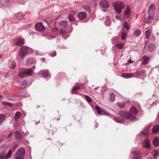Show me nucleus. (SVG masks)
Here are the masks:
<instances>
[{
  "mask_svg": "<svg viewBox=\"0 0 159 159\" xmlns=\"http://www.w3.org/2000/svg\"><path fill=\"white\" fill-rule=\"evenodd\" d=\"M113 6L115 11L118 14H120L122 12L121 9L125 7V5L123 2L118 1L114 3Z\"/></svg>",
  "mask_w": 159,
  "mask_h": 159,
  "instance_id": "f257e3e1",
  "label": "nucleus"
},
{
  "mask_svg": "<svg viewBox=\"0 0 159 159\" xmlns=\"http://www.w3.org/2000/svg\"><path fill=\"white\" fill-rule=\"evenodd\" d=\"M118 114L120 116L125 118L126 119H129L131 121H135L136 120V116H134L132 118H131V114L126 111H119Z\"/></svg>",
  "mask_w": 159,
  "mask_h": 159,
  "instance_id": "f03ea898",
  "label": "nucleus"
},
{
  "mask_svg": "<svg viewBox=\"0 0 159 159\" xmlns=\"http://www.w3.org/2000/svg\"><path fill=\"white\" fill-rule=\"evenodd\" d=\"M34 71L30 68L21 71L19 73L20 78H24L32 75Z\"/></svg>",
  "mask_w": 159,
  "mask_h": 159,
  "instance_id": "7ed1b4c3",
  "label": "nucleus"
},
{
  "mask_svg": "<svg viewBox=\"0 0 159 159\" xmlns=\"http://www.w3.org/2000/svg\"><path fill=\"white\" fill-rule=\"evenodd\" d=\"M25 149L22 147L19 148L17 151L15 155V159H25Z\"/></svg>",
  "mask_w": 159,
  "mask_h": 159,
  "instance_id": "20e7f679",
  "label": "nucleus"
},
{
  "mask_svg": "<svg viewBox=\"0 0 159 159\" xmlns=\"http://www.w3.org/2000/svg\"><path fill=\"white\" fill-rule=\"evenodd\" d=\"M30 49V48L26 46H21L20 48L19 54L21 59H23L28 53Z\"/></svg>",
  "mask_w": 159,
  "mask_h": 159,
  "instance_id": "39448f33",
  "label": "nucleus"
},
{
  "mask_svg": "<svg viewBox=\"0 0 159 159\" xmlns=\"http://www.w3.org/2000/svg\"><path fill=\"white\" fill-rule=\"evenodd\" d=\"M131 153L133 154L132 159H142V155L139 150H135L131 151Z\"/></svg>",
  "mask_w": 159,
  "mask_h": 159,
  "instance_id": "423d86ee",
  "label": "nucleus"
},
{
  "mask_svg": "<svg viewBox=\"0 0 159 159\" xmlns=\"http://www.w3.org/2000/svg\"><path fill=\"white\" fill-rule=\"evenodd\" d=\"M35 28L38 31L42 32L44 30L45 28L41 22H39L36 23L35 25Z\"/></svg>",
  "mask_w": 159,
  "mask_h": 159,
  "instance_id": "0eeeda50",
  "label": "nucleus"
},
{
  "mask_svg": "<svg viewBox=\"0 0 159 159\" xmlns=\"http://www.w3.org/2000/svg\"><path fill=\"white\" fill-rule=\"evenodd\" d=\"M100 6L103 8H108L110 7L109 3L106 0H101L99 3Z\"/></svg>",
  "mask_w": 159,
  "mask_h": 159,
  "instance_id": "6e6552de",
  "label": "nucleus"
},
{
  "mask_svg": "<svg viewBox=\"0 0 159 159\" xmlns=\"http://www.w3.org/2000/svg\"><path fill=\"white\" fill-rule=\"evenodd\" d=\"M15 42L14 43L15 45L20 46L24 44V39L22 38H18L16 39Z\"/></svg>",
  "mask_w": 159,
  "mask_h": 159,
  "instance_id": "1a4fd4ad",
  "label": "nucleus"
},
{
  "mask_svg": "<svg viewBox=\"0 0 159 159\" xmlns=\"http://www.w3.org/2000/svg\"><path fill=\"white\" fill-rule=\"evenodd\" d=\"M95 108L96 110H97V112L98 114L105 116H107L108 115V113L102 110H101L100 108L99 107L97 106H95Z\"/></svg>",
  "mask_w": 159,
  "mask_h": 159,
  "instance_id": "9d476101",
  "label": "nucleus"
},
{
  "mask_svg": "<svg viewBox=\"0 0 159 159\" xmlns=\"http://www.w3.org/2000/svg\"><path fill=\"white\" fill-rule=\"evenodd\" d=\"M131 13V10L129 6H127L125 10V13L124 14L127 18H128L130 16Z\"/></svg>",
  "mask_w": 159,
  "mask_h": 159,
  "instance_id": "9b49d317",
  "label": "nucleus"
},
{
  "mask_svg": "<svg viewBox=\"0 0 159 159\" xmlns=\"http://www.w3.org/2000/svg\"><path fill=\"white\" fill-rule=\"evenodd\" d=\"M130 113L132 116H131V118H132L133 116H135V115L137 114L138 113V110L136 108L134 107H132L130 110Z\"/></svg>",
  "mask_w": 159,
  "mask_h": 159,
  "instance_id": "f8f14e48",
  "label": "nucleus"
},
{
  "mask_svg": "<svg viewBox=\"0 0 159 159\" xmlns=\"http://www.w3.org/2000/svg\"><path fill=\"white\" fill-rule=\"evenodd\" d=\"M155 48L154 45L152 43H149L147 47V50L151 52L154 51Z\"/></svg>",
  "mask_w": 159,
  "mask_h": 159,
  "instance_id": "ddd939ff",
  "label": "nucleus"
},
{
  "mask_svg": "<svg viewBox=\"0 0 159 159\" xmlns=\"http://www.w3.org/2000/svg\"><path fill=\"white\" fill-rule=\"evenodd\" d=\"M86 13L84 12L79 13L77 14V17L80 20L83 19L86 17Z\"/></svg>",
  "mask_w": 159,
  "mask_h": 159,
  "instance_id": "4468645a",
  "label": "nucleus"
},
{
  "mask_svg": "<svg viewBox=\"0 0 159 159\" xmlns=\"http://www.w3.org/2000/svg\"><path fill=\"white\" fill-rule=\"evenodd\" d=\"M134 74L132 73H124L121 74L122 76L125 78L127 79L132 77Z\"/></svg>",
  "mask_w": 159,
  "mask_h": 159,
  "instance_id": "2eb2a0df",
  "label": "nucleus"
},
{
  "mask_svg": "<svg viewBox=\"0 0 159 159\" xmlns=\"http://www.w3.org/2000/svg\"><path fill=\"white\" fill-rule=\"evenodd\" d=\"M14 18L15 19L22 20L24 18V16L21 13H18L14 16Z\"/></svg>",
  "mask_w": 159,
  "mask_h": 159,
  "instance_id": "dca6fc26",
  "label": "nucleus"
},
{
  "mask_svg": "<svg viewBox=\"0 0 159 159\" xmlns=\"http://www.w3.org/2000/svg\"><path fill=\"white\" fill-rule=\"evenodd\" d=\"M153 144L155 147H157L159 145V140L157 137H155L152 141Z\"/></svg>",
  "mask_w": 159,
  "mask_h": 159,
  "instance_id": "f3484780",
  "label": "nucleus"
},
{
  "mask_svg": "<svg viewBox=\"0 0 159 159\" xmlns=\"http://www.w3.org/2000/svg\"><path fill=\"white\" fill-rule=\"evenodd\" d=\"M149 59V58L148 57L146 56H143V57L142 64L143 65L147 64Z\"/></svg>",
  "mask_w": 159,
  "mask_h": 159,
  "instance_id": "a211bd4d",
  "label": "nucleus"
},
{
  "mask_svg": "<svg viewBox=\"0 0 159 159\" xmlns=\"http://www.w3.org/2000/svg\"><path fill=\"white\" fill-rule=\"evenodd\" d=\"M42 75L43 77L47 78L49 76V74L48 73V70H46L42 71Z\"/></svg>",
  "mask_w": 159,
  "mask_h": 159,
  "instance_id": "6ab92c4d",
  "label": "nucleus"
},
{
  "mask_svg": "<svg viewBox=\"0 0 159 159\" xmlns=\"http://www.w3.org/2000/svg\"><path fill=\"white\" fill-rule=\"evenodd\" d=\"M59 24L61 27L66 28L68 25V22L65 20L61 21L59 22Z\"/></svg>",
  "mask_w": 159,
  "mask_h": 159,
  "instance_id": "aec40b11",
  "label": "nucleus"
},
{
  "mask_svg": "<svg viewBox=\"0 0 159 159\" xmlns=\"http://www.w3.org/2000/svg\"><path fill=\"white\" fill-rule=\"evenodd\" d=\"M155 10L154 6L152 4L149 7V9L148 11V14H154V11Z\"/></svg>",
  "mask_w": 159,
  "mask_h": 159,
  "instance_id": "412c9836",
  "label": "nucleus"
},
{
  "mask_svg": "<svg viewBox=\"0 0 159 159\" xmlns=\"http://www.w3.org/2000/svg\"><path fill=\"white\" fill-rule=\"evenodd\" d=\"M148 19L145 20V22L148 23H150L151 22L152 20L153 19V16L152 14H149Z\"/></svg>",
  "mask_w": 159,
  "mask_h": 159,
  "instance_id": "4be33fe9",
  "label": "nucleus"
},
{
  "mask_svg": "<svg viewBox=\"0 0 159 159\" xmlns=\"http://www.w3.org/2000/svg\"><path fill=\"white\" fill-rule=\"evenodd\" d=\"M15 138L16 139L20 140L22 137V136L20 132L18 131H16L15 132Z\"/></svg>",
  "mask_w": 159,
  "mask_h": 159,
  "instance_id": "5701e85b",
  "label": "nucleus"
},
{
  "mask_svg": "<svg viewBox=\"0 0 159 159\" xmlns=\"http://www.w3.org/2000/svg\"><path fill=\"white\" fill-rule=\"evenodd\" d=\"M27 82L26 81H23L21 83L20 87L21 89H25L27 86Z\"/></svg>",
  "mask_w": 159,
  "mask_h": 159,
  "instance_id": "b1692460",
  "label": "nucleus"
},
{
  "mask_svg": "<svg viewBox=\"0 0 159 159\" xmlns=\"http://www.w3.org/2000/svg\"><path fill=\"white\" fill-rule=\"evenodd\" d=\"M152 132L155 133L159 130V125H155L152 129Z\"/></svg>",
  "mask_w": 159,
  "mask_h": 159,
  "instance_id": "393cba45",
  "label": "nucleus"
},
{
  "mask_svg": "<svg viewBox=\"0 0 159 159\" xmlns=\"http://www.w3.org/2000/svg\"><path fill=\"white\" fill-rule=\"evenodd\" d=\"M21 116V113L17 111L15 114V117H14V120L17 121L20 118Z\"/></svg>",
  "mask_w": 159,
  "mask_h": 159,
  "instance_id": "a878e982",
  "label": "nucleus"
},
{
  "mask_svg": "<svg viewBox=\"0 0 159 159\" xmlns=\"http://www.w3.org/2000/svg\"><path fill=\"white\" fill-rule=\"evenodd\" d=\"M74 13L73 11L71 12L69 16V20L70 21H74L75 20V19L73 16Z\"/></svg>",
  "mask_w": 159,
  "mask_h": 159,
  "instance_id": "bb28decb",
  "label": "nucleus"
},
{
  "mask_svg": "<svg viewBox=\"0 0 159 159\" xmlns=\"http://www.w3.org/2000/svg\"><path fill=\"white\" fill-rule=\"evenodd\" d=\"M114 120L117 122L120 123H124L125 121L124 119L121 120L119 117H116L114 119Z\"/></svg>",
  "mask_w": 159,
  "mask_h": 159,
  "instance_id": "cd10ccee",
  "label": "nucleus"
},
{
  "mask_svg": "<svg viewBox=\"0 0 159 159\" xmlns=\"http://www.w3.org/2000/svg\"><path fill=\"white\" fill-rule=\"evenodd\" d=\"M141 33V31L139 29H138L134 31V34L136 36L138 37L140 36Z\"/></svg>",
  "mask_w": 159,
  "mask_h": 159,
  "instance_id": "c85d7f7f",
  "label": "nucleus"
},
{
  "mask_svg": "<svg viewBox=\"0 0 159 159\" xmlns=\"http://www.w3.org/2000/svg\"><path fill=\"white\" fill-rule=\"evenodd\" d=\"M34 63H35V60L34 59L32 58H30L27 60V64H30Z\"/></svg>",
  "mask_w": 159,
  "mask_h": 159,
  "instance_id": "c756f323",
  "label": "nucleus"
},
{
  "mask_svg": "<svg viewBox=\"0 0 159 159\" xmlns=\"http://www.w3.org/2000/svg\"><path fill=\"white\" fill-rule=\"evenodd\" d=\"M149 132V128L146 127L143 129L141 132V133L144 135L147 134Z\"/></svg>",
  "mask_w": 159,
  "mask_h": 159,
  "instance_id": "7c9ffc66",
  "label": "nucleus"
},
{
  "mask_svg": "<svg viewBox=\"0 0 159 159\" xmlns=\"http://www.w3.org/2000/svg\"><path fill=\"white\" fill-rule=\"evenodd\" d=\"M153 157L154 159H157V158L159 156L158 150H154L153 151Z\"/></svg>",
  "mask_w": 159,
  "mask_h": 159,
  "instance_id": "2f4dec72",
  "label": "nucleus"
},
{
  "mask_svg": "<svg viewBox=\"0 0 159 159\" xmlns=\"http://www.w3.org/2000/svg\"><path fill=\"white\" fill-rule=\"evenodd\" d=\"M125 44L121 43H118L116 44V47L119 49H121L124 46Z\"/></svg>",
  "mask_w": 159,
  "mask_h": 159,
  "instance_id": "473e14b6",
  "label": "nucleus"
},
{
  "mask_svg": "<svg viewBox=\"0 0 159 159\" xmlns=\"http://www.w3.org/2000/svg\"><path fill=\"white\" fill-rule=\"evenodd\" d=\"M5 119V116L3 114H0V125L2 124Z\"/></svg>",
  "mask_w": 159,
  "mask_h": 159,
  "instance_id": "72a5a7b5",
  "label": "nucleus"
},
{
  "mask_svg": "<svg viewBox=\"0 0 159 159\" xmlns=\"http://www.w3.org/2000/svg\"><path fill=\"white\" fill-rule=\"evenodd\" d=\"M7 149V147L5 145H3L0 147L1 151H2V153H4L5 154V152Z\"/></svg>",
  "mask_w": 159,
  "mask_h": 159,
  "instance_id": "f704fd0d",
  "label": "nucleus"
},
{
  "mask_svg": "<svg viewBox=\"0 0 159 159\" xmlns=\"http://www.w3.org/2000/svg\"><path fill=\"white\" fill-rule=\"evenodd\" d=\"M150 143L149 140L147 139L145 142V148H149L150 147Z\"/></svg>",
  "mask_w": 159,
  "mask_h": 159,
  "instance_id": "c9c22d12",
  "label": "nucleus"
},
{
  "mask_svg": "<svg viewBox=\"0 0 159 159\" xmlns=\"http://www.w3.org/2000/svg\"><path fill=\"white\" fill-rule=\"evenodd\" d=\"M151 34L150 30H147L145 32V38L146 39L149 38Z\"/></svg>",
  "mask_w": 159,
  "mask_h": 159,
  "instance_id": "e433bc0d",
  "label": "nucleus"
},
{
  "mask_svg": "<svg viewBox=\"0 0 159 159\" xmlns=\"http://www.w3.org/2000/svg\"><path fill=\"white\" fill-rule=\"evenodd\" d=\"M127 33L125 31L121 33V38L122 40H124L126 39Z\"/></svg>",
  "mask_w": 159,
  "mask_h": 159,
  "instance_id": "4c0bfd02",
  "label": "nucleus"
},
{
  "mask_svg": "<svg viewBox=\"0 0 159 159\" xmlns=\"http://www.w3.org/2000/svg\"><path fill=\"white\" fill-rule=\"evenodd\" d=\"M2 104L6 106H8L9 107H11L13 106L12 104L10 102L3 101L2 102Z\"/></svg>",
  "mask_w": 159,
  "mask_h": 159,
  "instance_id": "58836bf2",
  "label": "nucleus"
},
{
  "mask_svg": "<svg viewBox=\"0 0 159 159\" xmlns=\"http://www.w3.org/2000/svg\"><path fill=\"white\" fill-rule=\"evenodd\" d=\"M48 24H50L52 21V19L51 17L46 18L44 20Z\"/></svg>",
  "mask_w": 159,
  "mask_h": 159,
  "instance_id": "ea45409f",
  "label": "nucleus"
},
{
  "mask_svg": "<svg viewBox=\"0 0 159 159\" xmlns=\"http://www.w3.org/2000/svg\"><path fill=\"white\" fill-rule=\"evenodd\" d=\"M124 26L126 30H128L130 29V25H129L128 23L127 22H126V21H125L124 22Z\"/></svg>",
  "mask_w": 159,
  "mask_h": 159,
  "instance_id": "a19ab883",
  "label": "nucleus"
},
{
  "mask_svg": "<svg viewBox=\"0 0 159 159\" xmlns=\"http://www.w3.org/2000/svg\"><path fill=\"white\" fill-rule=\"evenodd\" d=\"M12 150H10L8 152V153L7 155L6 156V157H5L6 159H7L8 158H9L11 157V155H12Z\"/></svg>",
  "mask_w": 159,
  "mask_h": 159,
  "instance_id": "79ce46f5",
  "label": "nucleus"
},
{
  "mask_svg": "<svg viewBox=\"0 0 159 159\" xmlns=\"http://www.w3.org/2000/svg\"><path fill=\"white\" fill-rule=\"evenodd\" d=\"M80 87L79 86H74L72 89L71 92L72 93H75V92L74 91L75 90L79 89H80Z\"/></svg>",
  "mask_w": 159,
  "mask_h": 159,
  "instance_id": "37998d69",
  "label": "nucleus"
},
{
  "mask_svg": "<svg viewBox=\"0 0 159 159\" xmlns=\"http://www.w3.org/2000/svg\"><path fill=\"white\" fill-rule=\"evenodd\" d=\"M117 105L120 108H123L125 106V104L124 102L118 103H117Z\"/></svg>",
  "mask_w": 159,
  "mask_h": 159,
  "instance_id": "c03bdc74",
  "label": "nucleus"
},
{
  "mask_svg": "<svg viewBox=\"0 0 159 159\" xmlns=\"http://www.w3.org/2000/svg\"><path fill=\"white\" fill-rule=\"evenodd\" d=\"M85 98L86 101L89 102L91 103L92 102L91 98L89 96L87 95L85 96Z\"/></svg>",
  "mask_w": 159,
  "mask_h": 159,
  "instance_id": "a18cd8bd",
  "label": "nucleus"
},
{
  "mask_svg": "<svg viewBox=\"0 0 159 159\" xmlns=\"http://www.w3.org/2000/svg\"><path fill=\"white\" fill-rule=\"evenodd\" d=\"M110 98L112 101L115 100V95L113 93H110Z\"/></svg>",
  "mask_w": 159,
  "mask_h": 159,
  "instance_id": "49530a36",
  "label": "nucleus"
},
{
  "mask_svg": "<svg viewBox=\"0 0 159 159\" xmlns=\"http://www.w3.org/2000/svg\"><path fill=\"white\" fill-rule=\"evenodd\" d=\"M5 154L4 153H0V159H4L5 157Z\"/></svg>",
  "mask_w": 159,
  "mask_h": 159,
  "instance_id": "de8ad7c7",
  "label": "nucleus"
},
{
  "mask_svg": "<svg viewBox=\"0 0 159 159\" xmlns=\"http://www.w3.org/2000/svg\"><path fill=\"white\" fill-rule=\"evenodd\" d=\"M15 66L16 64L15 63L14 61L12 62L11 64V67L12 69H14L15 68Z\"/></svg>",
  "mask_w": 159,
  "mask_h": 159,
  "instance_id": "09e8293b",
  "label": "nucleus"
},
{
  "mask_svg": "<svg viewBox=\"0 0 159 159\" xmlns=\"http://www.w3.org/2000/svg\"><path fill=\"white\" fill-rule=\"evenodd\" d=\"M60 32L61 34H64L66 33V30L65 29H61L60 30Z\"/></svg>",
  "mask_w": 159,
  "mask_h": 159,
  "instance_id": "8fccbe9b",
  "label": "nucleus"
},
{
  "mask_svg": "<svg viewBox=\"0 0 159 159\" xmlns=\"http://www.w3.org/2000/svg\"><path fill=\"white\" fill-rule=\"evenodd\" d=\"M6 1V0H0V4L2 5H4Z\"/></svg>",
  "mask_w": 159,
  "mask_h": 159,
  "instance_id": "3c124183",
  "label": "nucleus"
},
{
  "mask_svg": "<svg viewBox=\"0 0 159 159\" xmlns=\"http://www.w3.org/2000/svg\"><path fill=\"white\" fill-rule=\"evenodd\" d=\"M19 2L20 4H25V2L24 0H19Z\"/></svg>",
  "mask_w": 159,
  "mask_h": 159,
  "instance_id": "603ef678",
  "label": "nucleus"
},
{
  "mask_svg": "<svg viewBox=\"0 0 159 159\" xmlns=\"http://www.w3.org/2000/svg\"><path fill=\"white\" fill-rule=\"evenodd\" d=\"M56 52L55 51L52 54H50V55L52 57H54L56 55Z\"/></svg>",
  "mask_w": 159,
  "mask_h": 159,
  "instance_id": "864d4df0",
  "label": "nucleus"
},
{
  "mask_svg": "<svg viewBox=\"0 0 159 159\" xmlns=\"http://www.w3.org/2000/svg\"><path fill=\"white\" fill-rule=\"evenodd\" d=\"M125 15H124L123 16H120L119 17V19L120 20H123V19H125Z\"/></svg>",
  "mask_w": 159,
  "mask_h": 159,
  "instance_id": "5fc2aeb1",
  "label": "nucleus"
},
{
  "mask_svg": "<svg viewBox=\"0 0 159 159\" xmlns=\"http://www.w3.org/2000/svg\"><path fill=\"white\" fill-rule=\"evenodd\" d=\"M18 147V145H17L16 144V145H15L13 147V151H15L17 149Z\"/></svg>",
  "mask_w": 159,
  "mask_h": 159,
  "instance_id": "6e6d98bb",
  "label": "nucleus"
},
{
  "mask_svg": "<svg viewBox=\"0 0 159 159\" xmlns=\"http://www.w3.org/2000/svg\"><path fill=\"white\" fill-rule=\"evenodd\" d=\"M133 62L131 60H129L128 61V63H126V65H128L129 63H132Z\"/></svg>",
  "mask_w": 159,
  "mask_h": 159,
  "instance_id": "4d7b16f0",
  "label": "nucleus"
},
{
  "mask_svg": "<svg viewBox=\"0 0 159 159\" xmlns=\"http://www.w3.org/2000/svg\"><path fill=\"white\" fill-rule=\"evenodd\" d=\"M12 135V133H10L9 135H8V138H9L10 137H11V136Z\"/></svg>",
  "mask_w": 159,
  "mask_h": 159,
  "instance_id": "13d9d810",
  "label": "nucleus"
},
{
  "mask_svg": "<svg viewBox=\"0 0 159 159\" xmlns=\"http://www.w3.org/2000/svg\"><path fill=\"white\" fill-rule=\"evenodd\" d=\"M95 126L96 128L98 127V123L96 121H95Z\"/></svg>",
  "mask_w": 159,
  "mask_h": 159,
  "instance_id": "bf43d9fd",
  "label": "nucleus"
},
{
  "mask_svg": "<svg viewBox=\"0 0 159 159\" xmlns=\"http://www.w3.org/2000/svg\"><path fill=\"white\" fill-rule=\"evenodd\" d=\"M38 52H39L38 51H36L35 52L36 54V55H38L39 54Z\"/></svg>",
  "mask_w": 159,
  "mask_h": 159,
  "instance_id": "052dcab7",
  "label": "nucleus"
},
{
  "mask_svg": "<svg viewBox=\"0 0 159 159\" xmlns=\"http://www.w3.org/2000/svg\"><path fill=\"white\" fill-rule=\"evenodd\" d=\"M9 1V0H6V1L5 2H8Z\"/></svg>",
  "mask_w": 159,
  "mask_h": 159,
  "instance_id": "680f3d73",
  "label": "nucleus"
},
{
  "mask_svg": "<svg viewBox=\"0 0 159 159\" xmlns=\"http://www.w3.org/2000/svg\"><path fill=\"white\" fill-rule=\"evenodd\" d=\"M157 118H159V113L157 115Z\"/></svg>",
  "mask_w": 159,
  "mask_h": 159,
  "instance_id": "e2e57ef3",
  "label": "nucleus"
},
{
  "mask_svg": "<svg viewBox=\"0 0 159 159\" xmlns=\"http://www.w3.org/2000/svg\"><path fill=\"white\" fill-rule=\"evenodd\" d=\"M143 72L142 71H141L139 74V75H140V73H142Z\"/></svg>",
  "mask_w": 159,
  "mask_h": 159,
  "instance_id": "0e129e2a",
  "label": "nucleus"
},
{
  "mask_svg": "<svg viewBox=\"0 0 159 159\" xmlns=\"http://www.w3.org/2000/svg\"><path fill=\"white\" fill-rule=\"evenodd\" d=\"M147 159H152L151 157H148Z\"/></svg>",
  "mask_w": 159,
  "mask_h": 159,
  "instance_id": "69168bd1",
  "label": "nucleus"
},
{
  "mask_svg": "<svg viewBox=\"0 0 159 159\" xmlns=\"http://www.w3.org/2000/svg\"><path fill=\"white\" fill-rule=\"evenodd\" d=\"M2 57V55H0V58H1Z\"/></svg>",
  "mask_w": 159,
  "mask_h": 159,
  "instance_id": "338daca9",
  "label": "nucleus"
},
{
  "mask_svg": "<svg viewBox=\"0 0 159 159\" xmlns=\"http://www.w3.org/2000/svg\"><path fill=\"white\" fill-rule=\"evenodd\" d=\"M59 119H60V118H58V119H57V120H59Z\"/></svg>",
  "mask_w": 159,
  "mask_h": 159,
  "instance_id": "774afa93",
  "label": "nucleus"
}]
</instances>
